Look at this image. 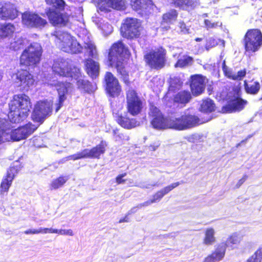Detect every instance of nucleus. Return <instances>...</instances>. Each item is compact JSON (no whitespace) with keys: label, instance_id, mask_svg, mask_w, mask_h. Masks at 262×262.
Returning a JSON list of instances; mask_svg holds the SVG:
<instances>
[{"label":"nucleus","instance_id":"obj_1","mask_svg":"<svg viewBox=\"0 0 262 262\" xmlns=\"http://www.w3.org/2000/svg\"><path fill=\"white\" fill-rule=\"evenodd\" d=\"M149 115L152 118L151 121L152 126L157 129L169 128L177 130H184L202 123L198 116L187 112H185L180 117H171L168 120H166L159 109L153 105H150Z\"/></svg>","mask_w":262,"mask_h":262},{"label":"nucleus","instance_id":"obj_2","mask_svg":"<svg viewBox=\"0 0 262 262\" xmlns=\"http://www.w3.org/2000/svg\"><path fill=\"white\" fill-rule=\"evenodd\" d=\"M60 40V47L63 51L71 54H78L84 51V53L89 57L96 58L97 50L96 46L91 40L89 35H85L83 38V47L66 32H63L56 35Z\"/></svg>","mask_w":262,"mask_h":262},{"label":"nucleus","instance_id":"obj_3","mask_svg":"<svg viewBox=\"0 0 262 262\" xmlns=\"http://www.w3.org/2000/svg\"><path fill=\"white\" fill-rule=\"evenodd\" d=\"M52 70L55 74L60 76L71 77L72 79L76 80L78 88L88 93H92L97 89L95 83H91L83 79L80 69L76 67H69V63L65 60L58 59L55 61L52 66Z\"/></svg>","mask_w":262,"mask_h":262},{"label":"nucleus","instance_id":"obj_4","mask_svg":"<svg viewBox=\"0 0 262 262\" xmlns=\"http://www.w3.org/2000/svg\"><path fill=\"white\" fill-rule=\"evenodd\" d=\"M8 117L12 123H19L26 119L31 108L30 98L25 94L15 95L9 103Z\"/></svg>","mask_w":262,"mask_h":262},{"label":"nucleus","instance_id":"obj_5","mask_svg":"<svg viewBox=\"0 0 262 262\" xmlns=\"http://www.w3.org/2000/svg\"><path fill=\"white\" fill-rule=\"evenodd\" d=\"M127 49L121 41L114 43L108 53L109 65L117 69L125 83H129L128 74L124 69V58L127 54Z\"/></svg>","mask_w":262,"mask_h":262},{"label":"nucleus","instance_id":"obj_6","mask_svg":"<svg viewBox=\"0 0 262 262\" xmlns=\"http://www.w3.org/2000/svg\"><path fill=\"white\" fill-rule=\"evenodd\" d=\"M52 8L46 9V14L51 23L55 26H66L69 22V15L63 11L66 3L63 0H45Z\"/></svg>","mask_w":262,"mask_h":262},{"label":"nucleus","instance_id":"obj_7","mask_svg":"<svg viewBox=\"0 0 262 262\" xmlns=\"http://www.w3.org/2000/svg\"><path fill=\"white\" fill-rule=\"evenodd\" d=\"M241 239L242 236L237 233L232 234L228 238L226 243L220 244L215 251L206 257L203 262H215L221 260L224 257L226 247L234 249L240 243Z\"/></svg>","mask_w":262,"mask_h":262},{"label":"nucleus","instance_id":"obj_8","mask_svg":"<svg viewBox=\"0 0 262 262\" xmlns=\"http://www.w3.org/2000/svg\"><path fill=\"white\" fill-rule=\"evenodd\" d=\"M42 47L37 42H33L26 48L20 57V64L29 66H35L40 60Z\"/></svg>","mask_w":262,"mask_h":262},{"label":"nucleus","instance_id":"obj_9","mask_svg":"<svg viewBox=\"0 0 262 262\" xmlns=\"http://www.w3.org/2000/svg\"><path fill=\"white\" fill-rule=\"evenodd\" d=\"M106 143L104 141H101L100 144L91 149H84L81 152H78L73 155L68 156L61 160L63 163L68 160H76L80 159H99L101 155L103 154L105 151Z\"/></svg>","mask_w":262,"mask_h":262},{"label":"nucleus","instance_id":"obj_10","mask_svg":"<svg viewBox=\"0 0 262 262\" xmlns=\"http://www.w3.org/2000/svg\"><path fill=\"white\" fill-rule=\"evenodd\" d=\"M245 48L250 53L258 51L262 47V33L259 30L252 29L247 31L244 37Z\"/></svg>","mask_w":262,"mask_h":262},{"label":"nucleus","instance_id":"obj_11","mask_svg":"<svg viewBox=\"0 0 262 262\" xmlns=\"http://www.w3.org/2000/svg\"><path fill=\"white\" fill-rule=\"evenodd\" d=\"M126 96L127 113L133 116L140 114L143 107V101L136 92L132 88H129L126 91Z\"/></svg>","mask_w":262,"mask_h":262},{"label":"nucleus","instance_id":"obj_12","mask_svg":"<svg viewBox=\"0 0 262 262\" xmlns=\"http://www.w3.org/2000/svg\"><path fill=\"white\" fill-rule=\"evenodd\" d=\"M141 30L140 22L134 18H127L121 28L123 36L130 39L139 37Z\"/></svg>","mask_w":262,"mask_h":262},{"label":"nucleus","instance_id":"obj_13","mask_svg":"<svg viewBox=\"0 0 262 262\" xmlns=\"http://www.w3.org/2000/svg\"><path fill=\"white\" fill-rule=\"evenodd\" d=\"M144 59L151 68L156 70L163 68L165 64V54L160 50L150 51L144 55Z\"/></svg>","mask_w":262,"mask_h":262},{"label":"nucleus","instance_id":"obj_14","mask_svg":"<svg viewBox=\"0 0 262 262\" xmlns=\"http://www.w3.org/2000/svg\"><path fill=\"white\" fill-rule=\"evenodd\" d=\"M52 105L47 101L38 102L32 114V119L37 122L42 123L46 117L52 112Z\"/></svg>","mask_w":262,"mask_h":262},{"label":"nucleus","instance_id":"obj_15","mask_svg":"<svg viewBox=\"0 0 262 262\" xmlns=\"http://www.w3.org/2000/svg\"><path fill=\"white\" fill-rule=\"evenodd\" d=\"M22 22L27 27L39 29L43 28L47 24L46 19L30 12H25L22 14Z\"/></svg>","mask_w":262,"mask_h":262},{"label":"nucleus","instance_id":"obj_16","mask_svg":"<svg viewBox=\"0 0 262 262\" xmlns=\"http://www.w3.org/2000/svg\"><path fill=\"white\" fill-rule=\"evenodd\" d=\"M247 101L243 99L238 92L234 93V96L228 102L227 104L224 106L222 108L223 113H232L234 112H239L242 110Z\"/></svg>","mask_w":262,"mask_h":262},{"label":"nucleus","instance_id":"obj_17","mask_svg":"<svg viewBox=\"0 0 262 262\" xmlns=\"http://www.w3.org/2000/svg\"><path fill=\"white\" fill-rule=\"evenodd\" d=\"M104 80L107 93L113 97L118 96L121 89L117 79L111 72H106Z\"/></svg>","mask_w":262,"mask_h":262},{"label":"nucleus","instance_id":"obj_18","mask_svg":"<svg viewBox=\"0 0 262 262\" xmlns=\"http://www.w3.org/2000/svg\"><path fill=\"white\" fill-rule=\"evenodd\" d=\"M104 80L107 93L113 97L118 96L121 89L117 79L111 72H106Z\"/></svg>","mask_w":262,"mask_h":262},{"label":"nucleus","instance_id":"obj_19","mask_svg":"<svg viewBox=\"0 0 262 262\" xmlns=\"http://www.w3.org/2000/svg\"><path fill=\"white\" fill-rule=\"evenodd\" d=\"M125 7V0H99L97 5L98 11L104 13L111 11L112 9L124 10Z\"/></svg>","mask_w":262,"mask_h":262},{"label":"nucleus","instance_id":"obj_20","mask_svg":"<svg viewBox=\"0 0 262 262\" xmlns=\"http://www.w3.org/2000/svg\"><path fill=\"white\" fill-rule=\"evenodd\" d=\"M49 84L54 86L56 89L58 94V102L55 104V111L57 112L63 105V102L67 99L66 94L68 92V89L70 86V82H60L57 81H53Z\"/></svg>","mask_w":262,"mask_h":262},{"label":"nucleus","instance_id":"obj_21","mask_svg":"<svg viewBox=\"0 0 262 262\" xmlns=\"http://www.w3.org/2000/svg\"><path fill=\"white\" fill-rule=\"evenodd\" d=\"M18 16L14 5L5 1L0 3V18L3 20H13Z\"/></svg>","mask_w":262,"mask_h":262},{"label":"nucleus","instance_id":"obj_22","mask_svg":"<svg viewBox=\"0 0 262 262\" xmlns=\"http://www.w3.org/2000/svg\"><path fill=\"white\" fill-rule=\"evenodd\" d=\"M37 128L35 125L29 123L25 126L19 127L13 130L11 134V138L15 141H19L27 138L32 134Z\"/></svg>","mask_w":262,"mask_h":262},{"label":"nucleus","instance_id":"obj_23","mask_svg":"<svg viewBox=\"0 0 262 262\" xmlns=\"http://www.w3.org/2000/svg\"><path fill=\"white\" fill-rule=\"evenodd\" d=\"M13 78H15L16 82L18 85L21 86L24 89L28 90V88L32 86L35 81L33 76L27 70H21L13 75Z\"/></svg>","mask_w":262,"mask_h":262},{"label":"nucleus","instance_id":"obj_24","mask_svg":"<svg viewBox=\"0 0 262 262\" xmlns=\"http://www.w3.org/2000/svg\"><path fill=\"white\" fill-rule=\"evenodd\" d=\"M20 165L18 162L16 161L13 163V165L7 171L6 178L2 182L1 185L2 191H8L15 175L20 170Z\"/></svg>","mask_w":262,"mask_h":262},{"label":"nucleus","instance_id":"obj_25","mask_svg":"<svg viewBox=\"0 0 262 262\" xmlns=\"http://www.w3.org/2000/svg\"><path fill=\"white\" fill-rule=\"evenodd\" d=\"M190 88L192 94L198 96L203 93L205 88V78L201 75L191 76Z\"/></svg>","mask_w":262,"mask_h":262},{"label":"nucleus","instance_id":"obj_26","mask_svg":"<svg viewBox=\"0 0 262 262\" xmlns=\"http://www.w3.org/2000/svg\"><path fill=\"white\" fill-rule=\"evenodd\" d=\"M117 122L123 127L130 129L140 125L139 121L135 118H130L128 114L124 113L123 114L115 116Z\"/></svg>","mask_w":262,"mask_h":262},{"label":"nucleus","instance_id":"obj_27","mask_svg":"<svg viewBox=\"0 0 262 262\" xmlns=\"http://www.w3.org/2000/svg\"><path fill=\"white\" fill-rule=\"evenodd\" d=\"M192 98L191 94L188 91H182L173 96V102L181 107H183L189 102Z\"/></svg>","mask_w":262,"mask_h":262},{"label":"nucleus","instance_id":"obj_28","mask_svg":"<svg viewBox=\"0 0 262 262\" xmlns=\"http://www.w3.org/2000/svg\"><path fill=\"white\" fill-rule=\"evenodd\" d=\"M130 5L133 10L145 12L154 6L151 0H130Z\"/></svg>","mask_w":262,"mask_h":262},{"label":"nucleus","instance_id":"obj_29","mask_svg":"<svg viewBox=\"0 0 262 262\" xmlns=\"http://www.w3.org/2000/svg\"><path fill=\"white\" fill-rule=\"evenodd\" d=\"M88 74L93 79L96 78L99 74V64L98 62L90 59H88L85 63Z\"/></svg>","mask_w":262,"mask_h":262},{"label":"nucleus","instance_id":"obj_30","mask_svg":"<svg viewBox=\"0 0 262 262\" xmlns=\"http://www.w3.org/2000/svg\"><path fill=\"white\" fill-rule=\"evenodd\" d=\"M15 30V26L11 23H5L0 25V37L6 38L11 36Z\"/></svg>","mask_w":262,"mask_h":262},{"label":"nucleus","instance_id":"obj_31","mask_svg":"<svg viewBox=\"0 0 262 262\" xmlns=\"http://www.w3.org/2000/svg\"><path fill=\"white\" fill-rule=\"evenodd\" d=\"M244 87L247 93L251 95H256L260 90V84L257 81H251L247 83L244 81Z\"/></svg>","mask_w":262,"mask_h":262},{"label":"nucleus","instance_id":"obj_32","mask_svg":"<svg viewBox=\"0 0 262 262\" xmlns=\"http://www.w3.org/2000/svg\"><path fill=\"white\" fill-rule=\"evenodd\" d=\"M215 108V105L214 102L210 99H207L203 100L201 104L200 111L208 113L214 111Z\"/></svg>","mask_w":262,"mask_h":262},{"label":"nucleus","instance_id":"obj_33","mask_svg":"<svg viewBox=\"0 0 262 262\" xmlns=\"http://www.w3.org/2000/svg\"><path fill=\"white\" fill-rule=\"evenodd\" d=\"M69 176H61L53 180L50 187L51 189H57L62 187L69 180Z\"/></svg>","mask_w":262,"mask_h":262},{"label":"nucleus","instance_id":"obj_34","mask_svg":"<svg viewBox=\"0 0 262 262\" xmlns=\"http://www.w3.org/2000/svg\"><path fill=\"white\" fill-rule=\"evenodd\" d=\"M183 84V82L180 78L174 77L170 78L169 82V90L170 91H175L181 89Z\"/></svg>","mask_w":262,"mask_h":262},{"label":"nucleus","instance_id":"obj_35","mask_svg":"<svg viewBox=\"0 0 262 262\" xmlns=\"http://www.w3.org/2000/svg\"><path fill=\"white\" fill-rule=\"evenodd\" d=\"M178 13L177 10L171 9L163 15V20L168 23H172L176 21L178 17Z\"/></svg>","mask_w":262,"mask_h":262},{"label":"nucleus","instance_id":"obj_36","mask_svg":"<svg viewBox=\"0 0 262 262\" xmlns=\"http://www.w3.org/2000/svg\"><path fill=\"white\" fill-rule=\"evenodd\" d=\"M25 40L21 38H15L14 41L10 43V48L14 51L18 50L23 48L24 46Z\"/></svg>","mask_w":262,"mask_h":262},{"label":"nucleus","instance_id":"obj_37","mask_svg":"<svg viewBox=\"0 0 262 262\" xmlns=\"http://www.w3.org/2000/svg\"><path fill=\"white\" fill-rule=\"evenodd\" d=\"M214 231L212 228L208 229L205 233L204 243L206 245H211L215 241Z\"/></svg>","mask_w":262,"mask_h":262},{"label":"nucleus","instance_id":"obj_38","mask_svg":"<svg viewBox=\"0 0 262 262\" xmlns=\"http://www.w3.org/2000/svg\"><path fill=\"white\" fill-rule=\"evenodd\" d=\"M192 61V58L188 56H183L180 58L175 64V67L183 68L188 66Z\"/></svg>","mask_w":262,"mask_h":262},{"label":"nucleus","instance_id":"obj_39","mask_svg":"<svg viewBox=\"0 0 262 262\" xmlns=\"http://www.w3.org/2000/svg\"><path fill=\"white\" fill-rule=\"evenodd\" d=\"M262 261V247L259 248L253 255L249 258L247 262H261Z\"/></svg>","mask_w":262,"mask_h":262},{"label":"nucleus","instance_id":"obj_40","mask_svg":"<svg viewBox=\"0 0 262 262\" xmlns=\"http://www.w3.org/2000/svg\"><path fill=\"white\" fill-rule=\"evenodd\" d=\"M199 4V0H185L183 10L190 11L194 9Z\"/></svg>","mask_w":262,"mask_h":262},{"label":"nucleus","instance_id":"obj_41","mask_svg":"<svg viewBox=\"0 0 262 262\" xmlns=\"http://www.w3.org/2000/svg\"><path fill=\"white\" fill-rule=\"evenodd\" d=\"M205 137L202 134H194L189 137L188 141L194 143L203 142Z\"/></svg>","mask_w":262,"mask_h":262},{"label":"nucleus","instance_id":"obj_42","mask_svg":"<svg viewBox=\"0 0 262 262\" xmlns=\"http://www.w3.org/2000/svg\"><path fill=\"white\" fill-rule=\"evenodd\" d=\"M178 31L182 34H186L190 33V29L187 27L183 21H180L178 25Z\"/></svg>","mask_w":262,"mask_h":262},{"label":"nucleus","instance_id":"obj_43","mask_svg":"<svg viewBox=\"0 0 262 262\" xmlns=\"http://www.w3.org/2000/svg\"><path fill=\"white\" fill-rule=\"evenodd\" d=\"M180 185V182L173 183L168 186L165 187L160 190L162 191L164 195H165L166 194H168L170 191H171L172 189L178 187Z\"/></svg>","mask_w":262,"mask_h":262},{"label":"nucleus","instance_id":"obj_44","mask_svg":"<svg viewBox=\"0 0 262 262\" xmlns=\"http://www.w3.org/2000/svg\"><path fill=\"white\" fill-rule=\"evenodd\" d=\"M204 23L207 29L216 28L217 27H222V23L221 22L217 21L216 23H212L208 19H205Z\"/></svg>","mask_w":262,"mask_h":262},{"label":"nucleus","instance_id":"obj_45","mask_svg":"<svg viewBox=\"0 0 262 262\" xmlns=\"http://www.w3.org/2000/svg\"><path fill=\"white\" fill-rule=\"evenodd\" d=\"M217 45V41L215 39H214L213 37H209L207 39L206 49L207 50H209L210 49L215 46Z\"/></svg>","mask_w":262,"mask_h":262},{"label":"nucleus","instance_id":"obj_46","mask_svg":"<svg viewBox=\"0 0 262 262\" xmlns=\"http://www.w3.org/2000/svg\"><path fill=\"white\" fill-rule=\"evenodd\" d=\"M246 71L245 69L238 71L237 73H234L233 80H241L246 75Z\"/></svg>","mask_w":262,"mask_h":262},{"label":"nucleus","instance_id":"obj_47","mask_svg":"<svg viewBox=\"0 0 262 262\" xmlns=\"http://www.w3.org/2000/svg\"><path fill=\"white\" fill-rule=\"evenodd\" d=\"M170 3L174 7L183 10L185 0H170Z\"/></svg>","mask_w":262,"mask_h":262},{"label":"nucleus","instance_id":"obj_48","mask_svg":"<svg viewBox=\"0 0 262 262\" xmlns=\"http://www.w3.org/2000/svg\"><path fill=\"white\" fill-rule=\"evenodd\" d=\"M164 196V195L162 191L159 190L153 195L152 202L154 203L159 202Z\"/></svg>","mask_w":262,"mask_h":262},{"label":"nucleus","instance_id":"obj_49","mask_svg":"<svg viewBox=\"0 0 262 262\" xmlns=\"http://www.w3.org/2000/svg\"><path fill=\"white\" fill-rule=\"evenodd\" d=\"M58 234L60 235H73V232L72 230L71 229H60L58 230Z\"/></svg>","mask_w":262,"mask_h":262},{"label":"nucleus","instance_id":"obj_50","mask_svg":"<svg viewBox=\"0 0 262 262\" xmlns=\"http://www.w3.org/2000/svg\"><path fill=\"white\" fill-rule=\"evenodd\" d=\"M225 76L228 77V78L233 79L234 72L232 71V70L228 68V67L224 70H223Z\"/></svg>","mask_w":262,"mask_h":262},{"label":"nucleus","instance_id":"obj_51","mask_svg":"<svg viewBox=\"0 0 262 262\" xmlns=\"http://www.w3.org/2000/svg\"><path fill=\"white\" fill-rule=\"evenodd\" d=\"M126 175V173H122L121 174L119 175L116 178V182L118 184H121L125 182V180L123 179V178Z\"/></svg>","mask_w":262,"mask_h":262},{"label":"nucleus","instance_id":"obj_52","mask_svg":"<svg viewBox=\"0 0 262 262\" xmlns=\"http://www.w3.org/2000/svg\"><path fill=\"white\" fill-rule=\"evenodd\" d=\"M247 178H248V176L247 175H244L243 176V177L238 181V182H237V183L236 185V187L237 188L239 187L244 183V182L247 180Z\"/></svg>","mask_w":262,"mask_h":262},{"label":"nucleus","instance_id":"obj_53","mask_svg":"<svg viewBox=\"0 0 262 262\" xmlns=\"http://www.w3.org/2000/svg\"><path fill=\"white\" fill-rule=\"evenodd\" d=\"M39 231H38V229H29L25 231L24 233L26 234H39Z\"/></svg>","mask_w":262,"mask_h":262},{"label":"nucleus","instance_id":"obj_54","mask_svg":"<svg viewBox=\"0 0 262 262\" xmlns=\"http://www.w3.org/2000/svg\"><path fill=\"white\" fill-rule=\"evenodd\" d=\"M159 186H160L159 184L157 182H156V183H154L153 184H147L146 185H143L141 187L144 188L149 189L154 186L159 187Z\"/></svg>","mask_w":262,"mask_h":262},{"label":"nucleus","instance_id":"obj_55","mask_svg":"<svg viewBox=\"0 0 262 262\" xmlns=\"http://www.w3.org/2000/svg\"><path fill=\"white\" fill-rule=\"evenodd\" d=\"M152 203H154V202H152V199L150 200H148L143 203H142V204H140V205H139L138 206V207H144V206H147L149 205H150Z\"/></svg>","mask_w":262,"mask_h":262},{"label":"nucleus","instance_id":"obj_56","mask_svg":"<svg viewBox=\"0 0 262 262\" xmlns=\"http://www.w3.org/2000/svg\"><path fill=\"white\" fill-rule=\"evenodd\" d=\"M128 215H127V214L124 218L121 219L119 220V223H124V222H126V223L129 222L130 220H129V217H128Z\"/></svg>","mask_w":262,"mask_h":262},{"label":"nucleus","instance_id":"obj_57","mask_svg":"<svg viewBox=\"0 0 262 262\" xmlns=\"http://www.w3.org/2000/svg\"><path fill=\"white\" fill-rule=\"evenodd\" d=\"M105 26H107V28L108 29V30L106 32L107 34H110L111 33L112 31H113V27L111 25H108V24H105L103 26V27H104ZM102 30H104V29L103 28H102Z\"/></svg>","mask_w":262,"mask_h":262},{"label":"nucleus","instance_id":"obj_58","mask_svg":"<svg viewBox=\"0 0 262 262\" xmlns=\"http://www.w3.org/2000/svg\"><path fill=\"white\" fill-rule=\"evenodd\" d=\"M38 231H39V233H48V228L40 227L38 229Z\"/></svg>","mask_w":262,"mask_h":262},{"label":"nucleus","instance_id":"obj_59","mask_svg":"<svg viewBox=\"0 0 262 262\" xmlns=\"http://www.w3.org/2000/svg\"><path fill=\"white\" fill-rule=\"evenodd\" d=\"M252 135H249L247 138L245 139V140H242L239 143H238L237 145V147H238L239 146H240L241 145H242V144H244V143H246L247 142V141L251 137H252Z\"/></svg>","mask_w":262,"mask_h":262},{"label":"nucleus","instance_id":"obj_60","mask_svg":"<svg viewBox=\"0 0 262 262\" xmlns=\"http://www.w3.org/2000/svg\"><path fill=\"white\" fill-rule=\"evenodd\" d=\"M252 135H249L247 138L245 139V140H242L239 143H238L237 145V147H238L239 146H240L241 145H242V144H244V143H246L247 142V141L251 137H252Z\"/></svg>","mask_w":262,"mask_h":262},{"label":"nucleus","instance_id":"obj_61","mask_svg":"<svg viewBox=\"0 0 262 262\" xmlns=\"http://www.w3.org/2000/svg\"><path fill=\"white\" fill-rule=\"evenodd\" d=\"M138 208V206L137 207H134L133 208H132L130 210H129L127 212V215H130L133 213H135L137 209V208Z\"/></svg>","mask_w":262,"mask_h":262},{"label":"nucleus","instance_id":"obj_62","mask_svg":"<svg viewBox=\"0 0 262 262\" xmlns=\"http://www.w3.org/2000/svg\"><path fill=\"white\" fill-rule=\"evenodd\" d=\"M58 229H54L52 228H48V233H58Z\"/></svg>","mask_w":262,"mask_h":262},{"label":"nucleus","instance_id":"obj_63","mask_svg":"<svg viewBox=\"0 0 262 262\" xmlns=\"http://www.w3.org/2000/svg\"><path fill=\"white\" fill-rule=\"evenodd\" d=\"M159 146V144H157L156 145H150L149 146V149L152 151H155Z\"/></svg>","mask_w":262,"mask_h":262},{"label":"nucleus","instance_id":"obj_64","mask_svg":"<svg viewBox=\"0 0 262 262\" xmlns=\"http://www.w3.org/2000/svg\"><path fill=\"white\" fill-rule=\"evenodd\" d=\"M228 68V67L226 65L225 60H224L222 63V70H224L225 69H226Z\"/></svg>","mask_w":262,"mask_h":262}]
</instances>
